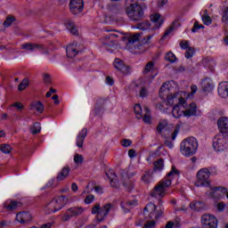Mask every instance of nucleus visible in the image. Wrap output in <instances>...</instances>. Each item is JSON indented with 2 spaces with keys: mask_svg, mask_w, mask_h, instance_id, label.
Segmentation results:
<instances>
[{
  "mask_svg": "<svg viewBox=\"0 0 228 228\" xmlns=\"http://www.w3.org/2000/svg\"><path fill=\"white\" fill-rule=\"evenodd\" d=\"M181 172L175 168V166H172L171 171L167 175V176L162 179L151 191V197H165V193L167 191V188H170L172 184V179L174 176L179 177Z\"/></svg>",
  "mask_w": 228,
  "mask_h": 228,
  "instance_id": "1",
  "label": "nucleus"
},
{
  "mask_svg": "<svg viewBox=\"0 0 228 228\" xmlns=\"http://www.w3.org/2000/svg\"><path fill=\"white\" fill-rule=\"evenodd\" d=\"M126 13L132 22H140L145 19V12L138 2L126 3Z\"/></svg>",
  "mask_w": 228,
  "mask_h": 228,
  "instance_id": "2",
  "label": "nucleus"
},
{
  "mask_svg": "<svg viewBox=\"0 0 228 228\" xmlns=\"http://www.w3.org/2000/svg\"><path fill=\"white\" fill-rule=\"evenodd\" d=\"M197 149H199V142L195 137H187L180 144L181 154L187 158L196 154Z\"/></svg>",
  "mask_w": 228,
  "mask_h": 228,
  "instance_id": "3",
  "label": "nucleus"
},
{
  "mask_svg": "<svg viewBox=\"0 0 228 228\" xmlns=\"http://www.w3.org/2000/svg\"><path fill=\"white\" fill-rule=\"evenodd\" d=\"M119 35L115 34V38H118V42H123L125 45H127L128 47H131V49H138L139 51H142V48L143 45L140 44V33L134 34L130 37H126L124 34L119 33Z\"/></svg>",
  "mask_w": 228,
  "mask_h": 228,
  "instance_id": "4",
  "label": "nucleus"
},
{
  "mask_svg": "<svg viewBox=\"0 0 228 228\" xmlns=\"http://www.w3.org/2000/svg\"><path fill=\"white\" fill-rule=\"evenodd\" d=\"M67 202H69V199L65 196L54 198L52 201L46 204V212L48 215H51V213H56V211H60V209H62L64 206H67Z\"/></svg>",
  "mask_w": 228,
  "mask_h": 228,
  "instance_id": "5",
  "label": "nucleus"
},
{
  "mask_svg": "<svg viewBox=\"0 0 228 228\" xmlns=\"http://www.w3.org/2000/svg\"><path fill=\"white\" fill-rule=\"evenodd\" d=\"M228 147V134H217L213 139V148L216 152L225 151Z\"/></svg>",
  "mask_w": 228,
  "mask_h": 228,
  "instance_id": "6",
  "label": "nucleus"
},
{
  "mask_svg": "<svg viewBox=\"0 0 228 228\" xmlns=\"http://www.w3.org/2000/svg\"><path fill=\"white\" fill-rule=\"evenodd\" d=\"M211 173L209 172V169L203 168L200 169L197 174V182L195 183V186L200 187V186H210L211 183H209V175Z\"/></svg>",
  "mask_w": 228,
  "mask_h": 228,
  "instance_id": "7",
  "label": "nucleus"
},
{
  "mask_svg": "<svg viewBox=\"0 0 228 228\" xmlns=\"http://www.w3.org/2000/svg\"><path fill=\"white\" fill-rule=\"evenodd\" d=\"M83 213H85L83 207H71L66 210L61 220L62 222H69L70 218H77V216H81Z\"/></svg>",
  "mask_w": 228,
  "mask_h": 228,
  "instance_id": "8",
  "label": "nucleus"
},
{
  "mask_svg": "<svg viewBox=\"0 0 228 228\" xmlns=\"http://www.w3.org/2000/svg\"><path fill=\"white\" fill-rule=\"evenodd\" d=\"M21 49H24L25 51H29L30 53H33L35 51H42L43 54H49V49L42 44H37V43H25L21 45Z\"/></svg>",
  "mask_w": 228,
  "mask_h": 228,
  "instance_id": "9",
  "label": "nucleus"
},
{
  "mask_svg": "<svg viewBox=\"0 0 228 228\" xmlns=\"http://www.w3.org/2000/svg\"><path fill=\"white\" fill-rule=\"evenodd\" d=\"M202 228H216L218 227V219L213 215L205 214L201 217Z\"/></svg>",
  "mask_w": 228,
  "mask_h": 228,
  "instance_id": "10",
  "label": "nucleus"
},
{
  "mask_svg": "<svg viewBox=\"0 0 228 228\" xmlns=\"http://www.w3.org/2000/svg\"><path fill=\"white\" fill-rule=\"evenodd\" d=\"M85 8V3L83 0H70L69 1V9L70 12L73 15H79Z\"/></svg>",
  "mask_w": 228,
  "mask_h": 228,
  "instance_id": "11",
  "label": "nucleus"
},
{
  "mask_svg": "<svg viewBox=\"0 0 228 228\" xmlns=\"http://www.w3.org/2000/svg\"><path fill=\"white\" fill-rule=\"evenodd\" d=\"M115 69L116 72H118L121 77H124V76H127V74H129V66H127L124 61L120 59H115Z\"/></svg>",
  "mask_w": 228,
  "mask_h": 228,
  "instance_id": "12",
  "label": "nucleus"
},
{
  "mask_svg": "<svg viewBox=\"0 0 228 228\" xmlns=\"http://www.w3.org/2000/svg\"><path fill=\"white\" fill-rule=\"evenodd\" d=\"M113 208V204L107 203L103 207L101 208L100 212L96 216L97 222H104V218L110 215V211H111V208Z\"/></svg>",
  "mask_w": 228,
  "mask_h": 228,
  "instance_id": "13",
  "label": "nucleus"
},
{
  "mask_svg": "<svg viewBox=\"0 0 228 228\" xmlns=\"http://www.w3.org/2000/svg\"><path fill=\"white\" fill-rule=\"evenodd\" d=\"M217 126L219 128V131L223 134H227L228 133V118L223 117L220 118L217 121Z\"/></svg>",
  "mask_w": 228,
  "mask_h": 228,
  "instance_id": "14",
  "label": "nucleus"
},
{
  "mask_svg": "<svg viewBox=\"0 0 228 228\" xmlns=\"http://www.w3.org/2000/svg\"><path fill=\"white\" fill-rule=\"evenodd\" d=\"M225 193H227V190L224 189V187H216L211 190L209 196L211 199H220Z\"/></svg>",
  "mask_w": 228,
  "mask_h": 228,
  "instance_id": "15",
  "label": "nucleus"
},
{
  "mask_svg": "<svg viewBox=\"0 0 228 228\" xmlns=\"http://www.w3.org/2000/svg\"><path fill=\"white\" fill-rule=\"evenodd\" d=\"M201 87L203 92H211L215 88V85L213 84V80L210 77H205L201 81Z\"/></svg>",
  "mask_w": 228,
  "mask_h": 228,
  "instance_id": "16",
  "label": "nucleus"
},
{
  "mask_svg": "<svg viewBox=\"0 0 228 228\" xmlns=\"http://www.w3.org/2000/svg\"><path fill=\"white\" fill-rule=\"evenodd\" d=\"M31 215L29 212H20L16 215V220L20 222V224H28V222H31Z\"/></svg>",
  "mask_w": 228,
  "mask_h": 228,
  "instance_id": "17",
  "label": "nucleus"
},
{
  "mask_svg": "<svg viewBox=\"0 0 228 228\" xmlns=\"http://www.w3.org/2000/svg\"><path fill=\"white\" fill-rule=\"evenodd\" d=\"M197 116V104L192 102L189 104V107L183 110V117H195Z\"/></svg>",
  "mask_w": 228,
  "mask_h": 228,
  "instance_id": "18",
  "label": "nucleus"
},
{
  "mask_svg": "<svg viewBox=\"0 0 228 228\" xmlns=\"http://www.w3.org/2000/svg\"><path fill=\"white\" fill-rule=\"evenodd\" d=\"M103 44L105 47H107L108 51L113 52V50H111V47H115V34L106 36Z\"/></svg>",
  "mask_w": 228,
  "mask_h": 228,
  "instance_id": "19",
  "label": "nucleus"
},
{
  "mask_svg": "<svg viewBox=\"0 0 228 228\" xmlns=\"http://www.w3.org/2000/svg\"><path fill=\"white\" fill-rule=\"evenodd\" d=\"M86 134H88V130L86 128H83L77 137V147L81 149L83 147V143L85 139L86 138Z\"/></svg>",
  "mask_w": 228,
  "mask_h": 228,
  "instance_id": "20",
  "label": "nucleus"
},
{
  "mask_svg": "<svg viewBox=\"0 0 228 228\" xmlns=\"http://www.w3.org/2000/svg\"><path fill=\"white\" fill-rule=\"evenodd\" d=\"M217 92L221 97H228V82H221L218 86Z\"/></svg>",
  "mask_w": 228,
  "mask_h": 228,
  "instance_id": "21",
  "label": "nucleus"
},
{
  "mask_svg": "<svg viewBox=\"0 0 228 228\" xmlns=\"http://www.w3.org/2000/svg\"><path fill=\"white\" fill-rule=\"evenodd\" d=\"M156 209H158V207L151 202L144 208V211H151L149 215L150 220H156Z\"/></svg>",
  "mask_w": 228,
  "mask_h": 228,
  "instance_id": "22",
  "label": "nucleus"
},
{
  "mask_svg": "<svg viewBox=\"0 0 228 228\" xmlns=\"http://www.w3.org/2000/svg\"><path fill=\"white\" fill-rule=\"evenodd\" d=\"M4 208L7 210V211H13L15 209H17V208H20V202L16 201V200H11V201H6L4 204Z\"/></svg>",
  "mask_w": 228,
  "mask_h": 228,
  "instance_id": "23",
  "label": "nucleus"
},
{
  "mask_svg": "<svg viewBox=\"0 0 228 228\" xmlns=\"http://www.w3.org/2000/svg\"><path fill=\"white\" fill-rule=\"evenodd\" d=\"M70 173V167L69 166L64 167L61 171L57 175V181H64L69 177V174Z\"/></svg>",
  "mask_w": 228,
  "mask_h": 228,
  "instance_id": "24",
  "label": "nucleus"
},
{
  "mask_svg": "<svg viewBox=\"0 0 228 228\" xmlns=\"http://www.w3.org/2000/svg\"><path fill=\"white\" fill-rule=\"evenodd\" d=\"M65 26L69 31H70L71 35H79V30L76 28V24L70 20H66Z\"/></svg>",
  "mask_w": 228,
  "mask_h": 228,
  "instance_id": "25",
  "label": "nucleus"
},
{
  "mask_svg": "<svg viewBox=\"0 0 228 228\" xmlns=\"http://www.w3.org/2000/svg\"><path fill=\"white\" fill-rule=\"evenodd\" d=\"M66 53H67L68 58H74L75 56L79 54V53H81V51H77V48H76V47H74V45H70L67 47Z\"/></svg>",
  "mask_w": 228,
  "mask_h": 228,
  "instance_id": "26",
  "label": "nucleus"
},
{
  "mask_svg": "<svg viewBox=\"0 0 228 228\" xmlns=\"http://www.w3.org/2000/svg\"><path fill=\"white\" fill-rule=\"evenodd\" d=\"M151 20L155 24V29H158L163 24V21H161V14L160 13H155L151 16Z\"/></svg>",
  "mask_w": 228,
  "mask_h": 228,
  "instance_id": "27",
  "label": "nucleus"
},
{
  "mask_svg": "<svg viewBox=\"0 0 228 228\" xmlns=\"http://www.w3.org/2000/svg\"><path fill=\"white\" fill-rule=\"evenodd\" d=\"M183 114L184 115V110H181V105H175L172 110L173 117L175 118H179L180 117H183Z\"/></svg>",
  "mask_w": 228,
  "mask_h": 228,
  "instance_id": "28",
  "label": "nucleus"
},
{
  "mask_svg": "<svg viewBox=\"0 0 228 228\" xmlns=\"http://www.w3.org/2000/svg\"><path fill=\"white\" fill-rule=\"evenodd\" d=\"M165 167V161L163 159H159L156 161L153 162V170H158L159 172H161L163 168Z\"/></svg>",
  "mask_w": 228,
  "mask_h": 228,
  "instance_id": "29",
  "label": "nucleus"
},
{
  "mask_svg": "<svg viewBox=\"0 0 228 228\" xmlns=\"http://www.w3.org/2000/svg\"><path fill=\"white\" fill-rule=\"evenodd\" d=\"M30 107V110H36L38 113H44V103L41 102H34Z\"/></svg>",
  "mask_w": 228,
  "mask_h": 228,
  "instance_id": "30",
  "label": "nucleus"
},
{
  "mask_svg": "<svg viewBox=\"0 0 228 228\" xmlns=\"http://www.w3.org/2000/svg\"><path fill=\"white\" fill-rule=\"evenodd\" d=\"M190 208L193 211H200V209H204V203L201 201H192L190 203Z\"/></svg>",
  "mask_w": 228,
  "mask_h": 228,
  "instance_id": "31",
  "label": "nucleus"
},
{
  "mask_svg": "<svg viewBox=\"0 0 228 228\" xmlns=\"http://www.w3.org/2000/svg\"><path fill=\"white\" fill-rule=\"evenodd\" d=\"M137 29H141L142 31H147V29L151 28V21L146 20L142 22H139L136 25Z\"/></svg>",
  "mask_w": 228,
  "mask_h": 228,
  "instance_id": "32",
  "label": "nucleus"
},
{
  "mask_svg": "<svg viewBox=\"0 0 228 228\" xmlns=\"http://www.w3.org/2000/svg\"><path fill=\"white\" fill-rule=\"evenodd\" d=\"M150 72H154V62L152 61L147 62V64L145 65L142 70V74L144 76H147V74H149Z\"/></svg>",
  "mask_w": 228,
  "mask_h": 228,
  "instance_id": "33",
  "label": "nucleus"
},
{
  "mask_svg": "<svg viewBox=\"0 0 228 228\" xmlns=\"http://www.w3.org/2000/svg\"><path fill=\"white\" fill-rule=\"evenodd\" d=\"M106 175L110 183V186L114 187L115 186V170L114 169H110L108 172H106Z\"/></svg>",
  "mask_w": 228,
  "mask_h": 228,
  "instance_id": "34",
  "label": "nucleus"
},
{
  "mask_svg": "<svg viewBox=\"0 0 228 228\" xmlns=\"http://www.w3.org/2000/svg\"><path fill=\"white\" fill-rule=\"evenodd\" d=\"M164 58L166 61H169L170 63H175L177 61V57L172 52L167 53Z\"/></svg>",
  "mask_w": 228,
  "mask_h": 228,
  "instance_id": "35",
  "label": "nucleus"
},
{
  "mask_svg": "<svg viewBox=\"0 0 228 228\" xmlns=\"http://www.w3.org/2000/svg\"><path fill=\"white\" fill-rule=\"evenodd\" d=\"M145 114L142 118L144 124H151V110H149V107H144Z\"/></svg>",
  "mask_w": 228,
  "mask_h": 228,
  "instance_id": "36",
  "label": "nucleus"
},
{
  "mask_svg": "<svg viewBox=\"0 0 228 228\" xmlns=\"http://www.w3.org/2000/svg\"><path fill=\"white\" fill-rule=\"evenodd\" d=\"M134 111L136 115V118H138V120H140V118H143V115L142 114V105L140 104H135V106L134 107Z\"/></svg>",
  "mask_w": 228,
  "mask_h": 228,
  "instance_id": "37",
  "label": "nucleus"
},
{
  "mask_svg": "<svg viewBox=\"0 0 228 228\" xmlns=\"http://www.w3.org/2000/svg\"><path fill=\"white\" fill-rule=\"evenodd\" d=\"M142 181L145 183V184H150L151 181H152V172L148 171L146 174L142 177Z\"/></svg>",
  "mask_w": 228,
  "mask_h": 228,
  "instance_id": "38",
  "label": "nucleus"
},
{
  "mask_svg": "<svg viewBox=\"0 0 228 228\" xmlns=\"http://www.w3.org/2000/svg\"><path fill=\"white\" fill-rule=\"evenodd\" d=\"M167 126H168V121L167 120H163L159 123L157 126V132L159 133V134H161V133H163V129H165Z\"/></svg>",
  "mask_w": 228,
  "mask_h": 228,
  "instance_id": "39",
  "label": "nucleus"
},
{
  "mask_svg": "<svg viewBox=\"0 0 228 228\" xmlns=\"http://www.w3.org/2000/svg\"><path fill=\"white\" fill-rule=\"evenodd\" d=\"M0 151L4 154H10L12 152V146H10V144H1Z\"/></svg>",
  "mask_w": 228,
  "mask_h": 228,
  "instance_id": "40",
  "label": "nucleus"
},
{
  "mask_svg": "<svg viewBox=\"0 0 228 228\" xmlns=\"http://www.w3.org/2000/svg\"><path fill=\"white\" fill-rule=\"evenodd\" d=\"M41 129H42V126H40V123H35L33 126L30 128V131L32 134H38Z\"/></svg>",
  "mask_w": 228,
  "mask_h": 228,
  "instance_id": "41",
  "label": "nucleus"
},
{
  "mask_svg": "<svg viewBox=\"0 0 228 228\" xmlns=\"http://www.w3.org/2000/svg\"><path fill=\"white\" fill-rule=\"evenodd\" d=\"M28 85H29V82L28 81V79H23L18 86L19 92H22V90H26Z\"/></svg>",
  "mask_w": 228,
  "mask_h": 228,
  "instance_id": "42",
  "label": "nucleus"
},
{
  "mask_svg": "<svg viewBox=\"0 0 228 228\" xmlns=\"http://www.w3.org/2000/svg\"><path fill=\"white\" fill-rule=\"evenodd\" d=\"M15 22V17L14 16H8L6 20L4 21V26L5 28H10L11 24H13Z\"/></svg>",
  "mask_w": 228,
  "mask_h": 228,
  "instance_id": "43",
  "label": "nucleus"
},
{
  "mask_svg": "<svg viewBox=\"0 0 228 228\" xmlns=\"http://www.w3.org/2000/svg\"><path fill=\"white\" fill-rule=\"evenodd\" d=\"M74 161L76 165H83V161H85V159L83 158V155L77 153L74 156Z\"/></svg>",
  "mask_w": 228,
  "mask_h": 228,
  "instance_id": "44",
  "label": "nucleus"
},
{
  "mask_svg": "<svg viewBox=\"0 0 228 228\" xmlns=\"http://www.w3.org/2000/svg\"><path fill=\"white\" fill-rule=\"evenodd\" d=\"M193 54H195V48L193 47L187 48L185 52V58L187 60H190V58H193Z\"/></svg>",
  "mask_w": 228,
  "mask_h": 228,
  "instance_id": "45",
  "label": "nucleus"
},
{
  "mask_svg": "<svg viewBox=\"0 0 228 228\" xmlns=\"http://www.w3.org/2000/svg\"><path fill=\"white\" fill-rule=\"evenodd\" d=\"M101 204L100 203H95V205L92 208V214L96 215V216L101 213Z\"/></svg>",
  "mask_w": 228,
  "mask_h": 228,
  "instance_id": "46",
  "label": "nucleus"
},
{
  "mask_svg": "<svg viewBox=\"0 0 228 228\" xmlns=\"http://www.w3.org/2000/svg\"><path fill=\"white\" fill-rule=\"evenodd\" d=\"M201 18H202V21L205 24V26H209V24H211V22H213V20H211V17H209L206 14H203Z\"/></svg>",
  "mask_w": 228,
  "mask_h": 228,
  "instance_id": "47",
  "label": "nucleus"
},
{
  "mask_svg": "<svg viewBox=\"0 0 228 228\" xmlns=\"http://www.w3.org/2000/svg\"><path fill=\"white\" fill-rule=\"evenodd\" d=\"M199 29H204V25L199 24V21L194 22V26L191 28L192 33H196V31H199Z\"/></svg>",
  "mask_w": 228,
  "mask_h": 228,
  "instance_id": "48",
  "label": "nucleus"
},
{
  "mask_svg": "<svg viewBox=\"0 0 228 228\" xmlns=\"http://www.w3.org/2000/svg\"><path fill=\"white\" fill-rule=\"evenodd\" d=\"M124 186L126 191H132L133 189L134 188V183H133V182H126L124 183Z\"/></svg>",
  "mask_w": 228,
  "mask_h": 228,
  "instance_id": "49",
  "label": "nucleus"
},
{
  "mask_svg": "<svg viewBox=\"0 0 228 228\" xmlns=\"http://www.w3.org/2000/svg\"><path fill=\"white\" fill-rule=\"evenodd\" d=\"M180 47L181 49L186 50L191 48V46H190V41L183 40L180 42Z\"/></svg>",
  "mask_w": 228,
  "mask_h": 228,
  "instance_id": "50",
  "label": "nucleus"
},
{
  "mask_svg": "<svg viewBox=\"0 0 228 228\" xmlns=\"http://www.w3.org/2000/svg\"><path fill=\"white\" fill-rule=\"evenodd\" d=\"M228 20V7H224L223 11L222 22H227Z\"/></svg>",
  "mask_w": 228,
  "mask_h": 228,
  "instance_id": "51",
  "label": "nucleus"
},
{
  "mask_svg": "<svg viewBox=\"0 0 228 228\" xmlns=\"http://www.w3.org/2000/svg\"><path fill=\"white\" fill-rule=\"evenodd\" d=\"M174 99H177V94H168L167 95V103L174 104Z\"/></svg>",
  "mask_w": 228,
  "mask_h": 228,
  "instance_id": "52",
  "label": "nucleus"
},
{
  "mask_svg": "<svg viewBox=\"0 0 228 228\" xmlns=\"http://www.w3.org/2000/svg\"><path fill=\"white\" fill-rule=\"evenodd\" d=\"M94 199H95V196H94V194H90V195L86 197L85 203L86 204H92V202H94Z\"/></svg>",
  "mask_w": 228,
  "mask_h": 228,
  "instance_id": "53",
  "label": "nucleus"
},
{
  "mask_svg": "<svg viewBox=\"0 0 228 228\" xmlns=\"http://www.w3.org/2000/svg\"><path fill=\"white\" fill-rule=\"evenodd\" d=\"M133 143L132 140L129 139H123L121 140V145L123 147H130V145Z\"/></svg>",
  "mask_w": 228,
  "mask_h": 228,
  "instance_id": "54",
  "label": "nucleus"
},
{
  "mask_svg": "<svg viewBox=\"0 0 228 228\" xmlns=\"http://www.w3.org/2000/svg\"><path fill=\"white\" fill-rule=\"evenodd\" d=\"M179 131H180V127H179V126H176L172 135H171L172 140H175V138H177V134H179Z\"/></svg>",
  "mask_w": 228,
  "mask_h": 228,
  "instance_id": "55",
  "label": "nucleus"
},
{
  "mask_svg": "<svg viewBox=\"0 0 228 228\" xmlns=\"http://www.w3.org/2000/svg\"><path fill=\"white\" fill-rule=\"evenodd\" d=\"M139 95H140V97H142V98L147 97V95H149V92H147V88L142 87Z\"/></svg>",
  "mask_w": 228,
  "mask_h": 228,
  "instance_id": "56",
  "label": "nucleus"
},
{
  "mask_svg": "<svg viewBox=\"0 0 228 228\" xmlns=\"http://www.w3.org/2000/svg\"><path fill=\"white\" fill-rule=\"evenodd\" d=\"M172 31H174V27H169L166 32L164 33V35L162 36V38L165 39L167 38V37H168V35H170V33H172Z\"/></svg>",
  "mask_w": 228,
  "mask_h": 228,
  "instance_id": "57",
  "label": "nucleus"
},
{
  "mask_svg": "<svg viewBox=\"0 0 228 228\" xmlns=\"http://www.w3.org/2000/svg\"><path fill=\"white\" fill-rule=\"evenodd\" d=\"M44 81H45V85H49L51 83V75L45 74L44 75Z\"/></svg>",
  "mask_w": 228,
  "mask_h": 228,
  "instance_id": "58",
  "label": "nucleus"
},
{
  "mask_svg": "<svg viewBox=\"0 0 228 228\" xmlns=\"http://www.w3.org/2000/svg\"><path fill=\"white\" fill-rule=\"evenodd\" d=\"M128 156L129 158H131V159H133V158H136V151H134V149L129 150Z\"/></svg>",
  "mask_w": 228,
  "mask_h": 228,
  "instance_id": "59",
  "label": "nucleus"
},
{
  "mask_svg": "<svg viewBox=\"0 0 228 228\" xmlns=\"http://www.w3.org/2000/svg\"><path fill=\"white\" fill-rule=\"evenodd\" d=\"M151 38H152L151 35L144 37L143 39L142 40V45L149 44V40H151Z\"/></svg>",
  "mask_w": 228,
  "mask_h": 228,
  "instance_id": "60",
  "label": "nucleus"
},
{
  "mask_svg": "<svg viewBox=\"0 0 228 228\" xmlns=\"http://www.w3.org/2000/svg\"><path fill=\"white\" fill-rule=\"evenodd\" d=\"M167 3H168V0H159L158 2V8H163Z\"/></svg>",
  "mask_w": 228,
  "mask_h": 228,
  "instance_id": "61",
  "label": "nucleus"
},
{
  "mask_svg": "<svg viewBox=\"0 0 228 228\" xmlns=\"http://www.w3.org/2000/svg\"><path fill=\"white\" fill-rule=\"evenodd\" d=\"M155 215H156V220H158L159 218V216H163V209L160 208L159 210H155Z\"/></svg>",
  "mask_w": 228,
  "mask_h": 228,
  "instance_id": "62",
  "label": "nucleus"
},
{
  "mask_svg": "<svg viewBox=\"0 0 228 228\" xmlns=\"http://www.w3.org/2000/svg\"><path fill=\"white\" fill-rule=\"evenodd\" d=\"M114 81L113 78H111L110 77H106V84L109 85L110 86H113L114 85Z\"/></svg>",
  "mask_w": 228,
  "mask_h": 228,
  "instance_id": "63",
  "label": "nucleus"
},
{
  "mask_svg": "<svg viewBox=\"0 0 228 228\" xmlns=\"http://www.w3.org/2000/svg\"><path fill=\"white\" fill-rule=\"evenodd\" d=\"M225 208V204L224 202H220L217 204L218 211H223Z\"/></svg>",
  "mask_w": 228,
  "mask_h": 228,
  "instance_id": "64",
  "label": "nucleus"
}]
</instances>
